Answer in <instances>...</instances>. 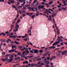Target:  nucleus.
Listing matches in <instances>:
<instances>
[{"label":"nucleus","instance_id":"f257e3e1","mask_svg":"<svg viewBox=\"0 0 67 67\" xmlns=\"http://www.w3.org/2000/svg\"><path fill=\"white\" fill-rule=\"evenodd\" d=\"M17 24L16 23L15 26V29H14V31L15 33L16 31H18V28L19 27V25Z\"/></svg>","mask_w":67,"mask_h":67},{"label":"nucleus","instance_id":"f03ea898","mask_svg":"<svg viewBox=\"0 0 67 67\" xmlns=\"http://www.w3.org/2000/svg\"><path fill=\"white\" fill-rule=\"evenodd\" d=\"M26 14L27 15H29L30 16H31V15H32V14H34V13H26Z\"/></svg>","mask_w":67,"mask_h":67},{"label":"nucleus","instance_id":"7ed1b4c3","mask_svg":"<svg viewBox=\"0 0 67 67\" xmlns=\"http://www.w3.org/2000/svg\"><path fill=\"white\" fill-rule=\"evenodd\" d=\"M58 38H57V40L58 41H61V42H63L64 41V40H62V39H61V38H60V37H58Z\"/></svg>","mask_w":67,"mask_h":67},{"label":"nucleus","instance_id":"20e7f679","mask_svg":"<svg viewBox=\"0 0 67 67\" xmlns=\"http://www.w3.org/2000/svg\"><path fill=\"white\" fill-rule=\"evenodd\" d=\"M60 43V41H58L57 42H54L52 44L53 46H54L55 45H58V43Z\"/></svg>","mask_w":67,"mask_h":67},{"label":"nucleus","instance_id":"39448f33","mask_svg":"<svg viewBox=\"0 0 67 67\" xmlns=\"http://www.w3.org/2000/svg\"><path fill=\"white\" fill-rule=\"evenodd\" d=\"M57 15V13H55L53 12L52 13V18H53L54 16H56V15Z\"/></svg>","mask_w":67,"mask_h":67},{"label":"nucleus","instance_id":"423d86ee","mask_svg":"<svg viewBox=\"0 0 67 67\" xmlns=\"http://www.w3.org/2000/svg\"><path fill=\"white\" fill-rule=\"evenodd\" d=\"M32 51H34V53H35V54H37L38 52V50L37 49L35 50L34 49H32Z\"/></svg>","mask_w":67,"mask_h":67},{"label":"nucleus","instance_id":"0eeeda50","mask_svg":"<svg viewBox=\"0 0 67 67\" xmlns=\"http://www.w3.org/2000/svg\"><path fill=\"white\" fill-rule=\"evenodd\" d=\"M14 51H15V50H14V49L9 50L8 51V53H12L13 52H14Z\"/></svg>","mask_w":67,"mask_h":67},{"label":"nucleus","instance_id":"6e6552de","mask_svg":"<svg viewBox=\"0 0 67 67\" xmlns=\"http://www.w3.org/2000/svg\"><path fill=\"white\" fill-rule=\"evenodd\" d=\"M67 7H62V9L63 10H67Z\"/></svg>","mask_w":67,"mask_h":67},{"label":"nucleus","instance_id":"1a4fd4ad","mask_svg":"<svg viewBox=\"0 0 67 67\" xmlns=\"http://www.w3.org/2000/svg\"><path fill=\"white\" fill-rule=\"evenodd\" d=\"M49 18L48 19V21H52V17H51V15H49Z\"/></svg>","mask_w":67,"mask_h":67},{"label":"nucleus","instance_id":"9d476101","mask_svg":"<svg viewBox=\"0 0 67 67\" xmlns=\"http://www.w3.org/2000/svg\"><path fill=\"white\" fill-rule=\"evenodd\" d=\"M57 32L58 35H59L60 34V31L59 30H58L57 31Z\"/></svg>","mask_w":67,"mask_h":67},{"label":"nucleus","instance_id":"9b49d317","mask_svg":"<svg viewBox=\"0 0 67 67\" xmlns=\"http://www.w3.org/2000/svg\"><path fill=\"white\" fill-rule=\"evenodd\" d=\"M12 48L13 49H14V48H16L17 47L16 46V45H14L12 46Z\"/></svg>","mask_w":67,"mask_h":67},{"label":"nucleus","instance_id":"f8f14e48","mask_svg":"<svg viewBox=\"0 0 67 67\" xmlns=\"http://www.w3.org/2000/svg\"><path fill=\"white\" fill-rule=\"evenodd\" d=\"M8 40H7L6 41V42L7 43H9V41H10V42H11V39L8 38Z\"/></svg>","mask_w":67,"mask_h":67},{"label":"nucleus","instance_id":"ddd939ff","mask_svg":"<svg viewBox=\"0 0 67 67\" xmlns=\"http://www.w3.org/2000/svg\"><path fill=\"white\" fill-rule=\"evenodd\" d=\"M12 7L13 8H14V9H15L16 10H18V9H17V8H16V6H15V5H13L12 6Z\"/></svg>","mask_w":67,"mask_h":67},{"label":"nucleus","instance_id":"4468645a","mask_svg":"<svg viewBox=\"0 0 67 67\" xmlns=\"http://www.w3.org/2000/svg\"><path fill=\"white\" fill-rule=\"evenodd\" d=\"M35 16H36V15H35V14H34L33 15H32L31 16L32 19H34V18L35 17Z\"/></svg>","mask_w":67,"mask_h":67},{"label":"nucleus","instance_id":"2eb2a0df","mask_svg":"<svg viewBox=\"0 0 67 67\" xmlns=\"http://www.w3.org/2000/svg\"><path fill=\"white\" fill-rule=\"evenodd\" d=\"M25 63H26V64H28V63H29V62H27V60L25 62H23V64H25Z\"/></svg>","mask_w":67,"mask_h":67},{"label":"nucleus","instance_id":"dca6fc26","mask_svg":"<svg viewBox=\"0 0 67 67\" xmlns=\"http://www.w3.org/2000/svg\"><path fill=\"white\" fill-rule=\"evenodd\" d=\"M34 9V8L33 7L31 8V9L32 11H35V9Z\"/></svg>","mask_w":67,"mask_h":67},{"label":"nucleus","instance_id":"f3484780","mask_svg":"<svg viewBox=\"0 0 67 67\" xmlns=\"http://www.w3.org/2000/svg\"><path fill=\"white\" fill-rule=\"evenodd\" d=\"M23 46H18V48H19V49H21V48H23Z\"/></svg>","mask_w":67,"mask_h":67},{"label":"nucleus","instance_id":"a211bd4d","mask_svg":"<svg viewBox=\"0 0 67 67\" xmlns=\"http://www.w3.org/2000/svg\"><path fill=\"white\" fill-rule=\"evenodd\" d=\"M41 58H38L36 60H37V61H38V60L40 61V60H41Z\"/></svg>","mask_w":67,"mask_h":67},{"label":"nucleus","instance_id":"6ab92c4d","mask_svg":"<svg viewBox=\"0 0 67 67\" xmlns=\"http://www.w3.org/2000/svg\"><path fill=\"white\" fill-rule=\"evenodd\" d=\"M42 65H43V66H44V65H45V64H44V63H42L40 64V66H42Z\"/></svg>","mask_w":67,"mask_h":67},{"label":"nucleus","instance_id":"aec40b11","mask_svg":"<svg viewBox=\"0 0 67 67\" xmlns=\"http://www.w3.org/2000/svg\"><path fill=\"white\" fill-rule=\"evenodd\" d=\"M20 22V20L19 19L17 21V23H16V24H18V23H19Z\"/></svg>","mask_w":67,"mask_h":67},{"label":"nucleus","instance_id":"412c9836","mask_svg":"<svg viewBox=\"0 0 67 67\" xmlns=\"http://www.w3.org/2000/svg\"><path fill=\"white\" fill-rule=\"evenodd\" d=\"M48 55V53H45L43 54V56L44 57L46 56V55Z\"/></svg>","mask_w":67,"mask_h":67},{"label":"nucleus","instance_id":"4be33fe9","mask_svg":"<svg viewBox=\"0 0 67 67\" xmlns=\"http://www.w3.org/2000/svg\"><path fill=\"white\" fill-rule=\"evenodd\" d=\"M41 3V4H43L44 5H46V3H44V2H42Z\"/></svg>","mask_w":67,"mask_h":67},{"label":"nucleus","instance_id":"5701e85b","mask_svg":"<svg viewBox=\"0 0 67 67\" xmlns=\"http://www.w3.org/2000/svg\"><path fill=\"white\" fill-rule=\"evenodd\" d=\"M21 12H22V13H24L26 12L24 11V10H22Z\"/></svg>","mask_w":67,"mask_h":67},{"label":"nucleus","instance_id":"b1692460","mask_svg":"<svg viewBox=\"0 0 67 67\" xmlns=\"http://www.w3.org/2000/svg\"><path fill=\"white\" fill-rule=\"evenodd\" d=\"M2 60H3V62H5V60H6V59H4V58H3L2 59H1Z\"/></svg>","mask_w":67,"mask_h":67},{"label":"nucleus","instance_id":"393cba45","mask_svg":"<svg viewBox=\"0 0 67 67\" xmlns=\"http://www.w3.org/2000/svg\"><path fill=\"white\" fill-rule=\"evenodd\" d=\"M10 2H11V3H12L14 4V1H10Z\"/></svg>","mask_w":67,"mask_h":67},{"label":"nucleus","instance_id":"a878e982","mask_svg":"<svg viewBox=\"0 0 67 67\" xmlns=\"http://www.w3.org/2000/svg\"><path fill=\"white\" fill-rule=\"evenodd\" d=\"M30 5H30V4H29V5H25V7H29V6H30Z\"/></svg>","mask_w":67,"mask_h":67},{"label":"nucleus","instance_id":"bb28decb","mask_svg":"<svg viewBox=\"0 0 67 67\" xmlns=\"http://www.w3.org/2000/svg\"><path fill=\"white\" fill-rule=\"evenodd\" d=\"M14 43H15V44H19V42H17V41H15Z\"/></svg>","mask_w":67,"mask_h":67},{"label":"nucleus","instance_id":"cd10ccee","mask_svg":"<svg viewBox=\"0 0 67 67\" xmlns=\"http://www.w3.org/2000/svg\"><path fill=\"white\" fill-rule=\"evenodd\" d=\"M25 52H26V53H27V54H29V51H28V50L26 51Z\"/></svg>","mask_w":67,"mask_h":67},{"label":"nucleus","instance_id":"c85d7f7f","mask_svg":"<svg viewBox=\"0 0 67 67\" xmlns=\"http://www.w3.org/2000/svg\"><path fill=\"white\" fill-rule=\"evenodd\" d=\"M53 3V2L51 1V2H50L48 3L49 4H50V5H51V3Z\"/></svg>","mask_w":67,"mask_h":67},{"label":"nucleus","instance_id":"c756f323","mask_svg":"<svg viewBox=\"0 0 67 67\" xmlns=\"http://www.w3.org/2000/svg\"><path fill=\"white\" fill-rule=\"evenodd\" d=\"M10 26H11V27L12 28L14 27V25H13L11 24Z\"/></svg>","mask_w":67,"mask_h":67},{"label":"nucleus","instance_id":"7c9ffc66","mask_svg":"<svg viewBox=\"0 0 67 67\" xmlns=\"http://www.w3.org/2000/svg\"><path fill=\"white\" fill-rule=\"evenodd\" d=\"M47 60H49L50 59V57H49L47 58Z\"/></svg>","mask_w":67,"mask_h":67},{"label":"nucleus","instance_id":"2f4dec72","mask_svg":"<svg viewBox=\"0 0 67 67\" xmlns=\"http://www.w3.org/2000/svg\"><path fill=\"white\" fill-rule=\"evenodd\" d=\"M26 9V7H25V6H24L23 7V8H22V9H23V10H25V9Z\"/></svg>","mask_w":67,"mask_h":67},{"label":"nucleus","instance_id":"473e14b6","mask_svg":"<svg viewBox=\"0 0 67 67\" xmlns=\"http://www.w3.org/2000/svg\"><path fill=\"white\" fill-rule=\"evenodd\" d=\"M52 58H53V59H54V58H56V56H52Z\"/></svg>","mask_w":67,"mask_h":67},{"label":"nucleus","instance_id":"72a5a7b5","mask_svg":"<svg viewBox=\"0 0 67 67\" xmlns=\"http://www.w3.org/2000/svg\"><path fill=\"white\" fill-rule=\"evenodd\" d=\"M33 57V55H31V56H28V57L29 58H32V57Z\"/></svg>","mask_w":67,"mask_h":67},{"label":"nucleus","instance_id":"f704fd0d","mask_svg":"<svg viewBox=\"0 0 67 67\" xmlns=\"http://www.w3.org/2000/svg\"><path fill=\"white\" fill-rule=\"evenodd\" d=\"M60 55H61V53H58L57 55V56H60Z\"/></svg>","mask_w":67,"mask_h":67},{"label":"nucleus","instance_id":"c9c22d12","mask_svg":"<svg viewBox=\"0 0 67 67\" xmlns=\"http://www.w3.org/2000/svg\"><path fill=\"white\" fill-rule=\"evenodd\" d=\"M9 55H10V54H7L5 55V57H7L8 56H9Z\"/></svg>","mask_w":67,"mask_h":67},{"label":"nucleus","instance_id":"e433bc0d","mask_svg":"<svg viewBox=\"0 0 67 67\" xmlns=\"http://www.w3.org/2000/svg\"><path fill=\"white\" fill-rule=\"evenodd\" d=\"M39 52L40 53H43V50H39Z\"/></svg>","mask_w":67,"mask_h":67},{"label":"nucleus","instance_id":"4c0bfd02","mask_svg":"<svg viewBox=\"0 0 67 67\" xmlns=\"http://www.w3.org/2000/svg\"><path fill=\"white\" fill-rule=\"evenodd\" d=\"M2 35H3V36H5V34L3 33H2Z\"/></svg>","mask_w":67,"mask_h":67},{"label":"nucleus","instance_id":"58836bf2","mask_svg":"<svg viewBox=\"0 0 67 67\" xmlns=\"http://www.w3.org/2000/svg\"><path fill=\"white\" fill-rule=\"evenodd\" d=\"M19 13H20V14H22V12H21V10H19Z\"/></svg>","mask_w":67,"mask_h":67},{"label":"nucleus","instance_id":"ea45409f","mask_svg":"<svg viewBox=\"0 0 67 67\" xmlns=\"http://www.w3.org/2000/svg\"><path fill=\"white\" fill-rule=\"evenodd\" d=\"M15 21H13V22L12 23V24H15Z\"/></svg>","mask_w":67,"mask_h":67},{"label":"nucleus","instance_id":"a19ab883","mask_svg":"<svg viewBox=\"0 0 67 67\" xmlns=\"http://www.w3.org/2000/svg\"><path fill=\"white\" fill-rule=\"evenodd\" d=\"M37 1V0H35L34 1V3H36V2Z\"/></svg>","mask_w":67,"mask_h":67},{"label":"nucleus","instance_id":"79ce46f5","mask_svg":"<svg viewBox=\"0 0 67 67\" xmlns=\"http://www.w3.org/2000/svg\"><path fill=\"white\" fill-rule=\"evenodd\" d=\"M46 64H47V65H48V64H49V61H48L46 62Z\"/></svg>","mask_w":67,"mask_h":67},{"label":"nucleus","instance_id":"37998d69","mask_svg":"<svg viewBox=\"0 0 67 67\" xmlns=\"http://www.w3.org/2000/svg\"><path fill=\"white\" fill-rule=\"evenodd\" d=\"M38 4H39L38 3V2H37L36 3V4H35V5H36V6H37L38 5Z\"/></svg>","mask_w":67,"mask_h":67},{"label":"nucleus","instance_id":"c03bdc74","mask_svg":"<svg viewBox=\"0 0 67 67\" xmlns=\"http://www.w3.org/2000/svg\"><path fill=\"white\" fill-rule=\"evenodd\" d=\"M62 10V9L61 8H59V11H60Z\"/></svg>","mask_w":67,"mask_h":67},{"label":"nucleus","instance_id":"a18cd8bd","mask_svg":"<svg viewBox=\"0 0 67 67\" xmlns=\"http://www.w3.org/2000/svg\"><path fill=\"white\" fill-rule=\"evenodd\" d=\"M49 11H51L52 12H53V10H52V9H51V8H49Z\"/></svg>","mask_w":67,"mask_h":67},{"label":"nucleus","instance_id":"49530a36","mask_svg":"<svg viewBox=\"0 0 67 67\" xmlns=\"http://www.w3.org/2000/svg\"><path fill=\"white\" fill-rule=\"evenodd\" d=\"M2 55H5V52H3L2 53Z\"/></svg>","mask_w":67,"mask_h":67},{"label":"nucleus","instance_id":"de8ad7c7","mask_svg":"<svg viewBox=\"0 0 67 67\" xmlns=\"http://www.w3.org/2000/svg\"><path fill=\"white\" fill-rule=\"evenodd\" d=\"M65 53L64 52V51H63L62 53V55H64Z\"/></svg>","mask_w":67,"mask_h":67},{"label":"nucleus","instance_id":"09e8293b","mask_svg":"<svg viewBox=\"0 0 67 67\" xmlns=\"http://www.w3.org/2000/svg\"><path fill=\"white\" fill-rule=\"evenodd\" d=\"M24 41H27V38H26V39H25L24 40Z\"/></svg>","mask_w":67,"mask_h":67},{"label":"nucleus","instance_id":"8fccbe9b","mask_svg":"<svg viewBox=\"0 0 67 67\" xmlns=\"http://www.w3.org/2000/svg\"><path fill=\"white\" fill-rule=\"evenodd\" d=\"M14 57V56H13V55H11V57H10V58H13Z\"/></svg>","mask_w":67,"mask_h":67},{"label":"nucleus","instance_id":"3c124183","mask_svg":"<svg viewBox=\"0 0 67 67\" xmlns=\"http://www.w3.org/2000/svg\"><path fill=\"white\" fill-rule=\"evenodd\" d=\"M28 9H29V10H31V8L30 7H28Z\"/></svg>","mask_w":67,"mask_h":67},{"label":"nucleus","instance_id":"603ef678","mask_svg":"<svg viewBox=\"0 0 67 67\" xmlns=\"http://www.w3.org/2000/svg\"><path fill=\"white\" fill-rule=\"evenodd\" d=\"M38 9H41V8H41V6H38Z\"/></svg>","mask_w":67,"mask_h":67},{"label":"nucleus","instance_id":"864d4df0","mask_svg":"<svg viewBox=\"0 0 67 67\" xmlns=\"http://www.w3.org/2000/svg\"><path fill=\"white\" fill-rule=\"evenodd\" d=\"M56 29L57 31H58V30H59V29H58V27H56Z\"/></svg>","mask_w":67,"mask_h":67},{"label":"nucleus","instance_id":"5fc2aeb1","mask_svg":"<svg viewBox=\"0 0 67 67\" xmlns=\"http://www.w3.org/2000/svg\"><path fill=\"white\" fill-rule=\"evenodd\" d=\"M46 67H49V65H48L47 64H46Z\"/></svg>","mask_w":67,"mask_h":67},{"label":"nucleus","instance_id":"6e6d98bb","mask_svg":"<svg viewBox=\"0 0 67 67\" xmlns=\"http://www.w3.org/2000/svg\"><path fill=\"white\" fill-rule=\"evenodd\" d=\"M29 62H33V60H29Z\"/></svg>","mask_w":67,"mask_h":67},{"label":"nucleus","instance_id":"4d7b16f0","mask_svg":"<svg viewBox=\"0 0 67 67\" xmlns=\"http://www.w3.org/2000/svg\"><path fill=\"white\" fill-rule=\"evenodd\" d=\"M30 53H34V52H33V51L32 50H31L30 51Z\"/></svg>","mask_w":67,"mask_h":67},{"label":"nucleus","instance_id":"13d9d810","mask_svg":"<svg viewBox=\"0 0 67 67\" xmlns=\"http://www.w3.org/2000/svg\"><path fill=\"white\" fill-rule=\"evenodd\" d=\"M5 33H6L7 34H9V33L8 32V31H6L5 32Z\"/></svg>","mask_w":67,"mask_h":67},{"label":"nucleus","instance_id":"bf43d9fd","mask_svg":"<svg viewBox=\"0 0 67 67\" xmlns=\"http://www.w3.org/2000/svg\"><path fill=\"white\" fill-rule=\"evenodd\" d=\"M16 20H17V18L16 17L14 19V21H15Z\"/></svg>","mask_w":67,"mask_h":67},{"label":"nucleus","instance_id":"052dcab7","mask_svg":"<svg viewBox=\"0 0 67 67\" xmlns=\"http://www.w3.org/2000/svg\"><path fill=\"white\" fill-rule=\"evenodd\" d=\"M60 45H63L64 44L62 42L60 44Z\"/></svg>","mask_w":67,"mask_h":67},{"label":"nucleus","instance_id":"680f3d73","mask_svg":"<svg viewBox=\"0 0 67 67\" xmlns=\"http://www.w3.org/2000/svg\"><path fill=\"white\" fill-rule=\"evenodd\" d=\"M23 17H24V16H25V14H24L23 15Z\"/></svg>","mask_w":67,"mask_h":67},{"label":"nucleus","instance_id":"e2e57ef3","mask_svg":"<svg viewBox=\"0 0 67 67\" xmlns=\"http://www.w3.org/2000/svg\"><path fill=\"white\" fill-rule=\"evenodd\" d=\"M38 64H41V61L39 62L38 63Z\"/></svg>","mask_w":67,"mask_h":67},{"label":"nucleus","instance_id":"0e129e2a","mask_svg":"<svg viewBox=\"0 0 67 67\" xmlns=\"http://www.w3.org/2000/svg\"><path fill=\"white\" fill-rule=\"evenodd\" d=\"M62 51H58V53H62Z\"/></svg>","mask_w":67,"mask_h":67},{"label":"nucleus","instance_id":"69168bd1","mask_svg":"<svg viewBox=\"0 0 67 67\" xmlns=\"http://www.w3.org/2000/svg\"><path fill=\"white\" fill-rule=\"evenodd\" d=\"M41 7V8H44V6L43 5H42Z\"/></svg>","mask_w":67,"mask_h":67},{"label":"nucleus","instance_id":"338daca9","mask_svg":"<svg viewBox=\"0 0 67 67\" xmlns=\"http://www.w3.org/2000/svg\"><path fill=\"white\" fill-rule=\"evenodd\" d=\"M13 60V59H11L9 60V61H12Z\"/></svg>","mask_w":67,"mask_h":67},{"label":"nucleus","instance_id":"774afa93","mask_svg":"<svg viewBox=\"0 0 67 67\" xmlns=\"http://www.w3.org/2000/svg\"><path fill=\"white\" fill-rule=\"evenodd\" d=\"M31 66H34V64H31Z\"/></svg>","mask_w":67,"mask_h":67}]
</instances>
